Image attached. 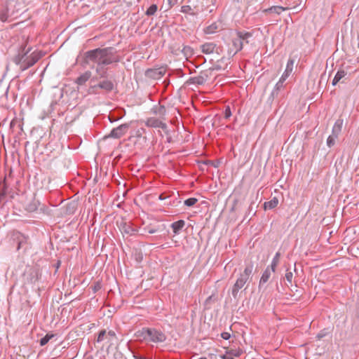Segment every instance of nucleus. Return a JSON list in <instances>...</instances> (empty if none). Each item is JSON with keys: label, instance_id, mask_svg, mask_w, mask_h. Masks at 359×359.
Here are the masks:
<instances>
[{"label": "nucleus", "instance_id": "obj_1", "mask_svg": "<svg viewBox=\"0 0 359 359\" xmlns=\"http://www.w3.org/2000/svg\"><path fill=\"white\" fill-rule=\"evenodd\" d=\"M87 58L99 65H109L115 61L111 52L108 49H95L87 53Z\"/></svg>", "mask_w": 359, "mask_h": 359}, {"label": "nucleus", "instance_id": "obj_2", "mask_svg": "<svg viewBox=\"0 0 359 359\" xmlns=\"http://www.w3.org/2000/svg\"><path fill=\"white\" fill-rule=\"evenodd\" d=\"M154 113L159 115L160 118L150 117L145 121V125L148 127L159 128L165 130L167 125L164 122L165 114V109L163 106H159L155 109Z\"/></svg>", "mask_w": 359, "mask_h": 359}, {"label": "nucleus", "instance_id": "obj_3", "mask_svg": "<svg viewBox=\"0 0 359 359\" xmlns=\"http://www.w3.org/2000/svg\"><path fill=\"white\" fill-rule=\"evenodd\" d=\"M253 270L252 265L247 266L243 272L241 273L239 278L236 281L232 288V294L234 297L237 296V294L241 288L244 287L247 281L249 280Z\"/></svg>", "mask_w": 359, "mask_h": 359}, {"label": "nucleus", "instance_id": "obj_4", "mask_svg": "<svg viewBox=\"0 0 359 359\" xmlns=\"http://www.w3.org/2000/svg\"><path fill=\"white\" fill-rule=\"evenodd\" d=\"M20 0H5V6L0 8V20L6 22L8 18L9 13H15L18 10L17 8Z\"/></svg>", "mask_w": 359, "mask_h": 359}, {"label": "nucleus", "instance_id": "obj_5", "mask_svg": "<svg viewBox=\"0 0 359 359\" xmlns=\"http://www.w3.org/2000/svg\"><path fill=\"white\" fill-rule=\"evenodd\" d=\"M251 36V34L248 32L241 33L238 32L237 36L232 40V47L229 50V56L234 55L237 52L241 50L243 48V41L248 39Z\"/></svg>", "mask_w": 359, "mask_h": 359}, {"label": "nucleus", "instance_id": "obj_6", "mask_svg": "<svg viewBox=\"0 0 359 359\" xmlns=\"http://www.w3.org/2000/svg\"><path fill=\"white\" fill-rule=\"evenodd\" d=\"M142 334L150 337V340L154 342H162L165 340V334L154 329H143Z\"/></svg>", "mask_w": 359, "mask_h": 359}, {"label": "nucleus", "instance_id": "obj_7", "mask_svg": "<svg viewBox=\"0 0 359 359\" xmlns=\"http://www.w3.org/2000/svg\"><path fill=\"white\" fill-rule=\"evenodd\" d=\"M116 339V336L114 332L109 331L107 332L105 330H102L97 337V342L105 341L107 344L111 345Z\"/></svg>", "mask_w": 359, "mask_h": 359}, {"label": "nucleus", "instance_id": "obj_8", "mask_svg": "<svg viewBox=\"0 0 359 359\" xmlns=\"http://www.w3.org/2000/svg\"><path fill=\"white\" fill-rule=\"evenodd\" d=\"M24 277L27 283H34L39 278V272L36 269L29 268L25 272Z\"/></svg>", "mask_w": 359, "mask_h": 359}, {"label": "nucleus", "instance_id": "obj_9", "mask_svg": "<svg viewBox=\"0 0 359 359\" xmlns=\"http://www.w3.org/2000/svg\"><path fill=\"white\" fill-rule=\"evenodd\" d=\"M129 129V124L125 123L119 126L118 127L113 129L109 135L110 137L114 138H120L123 136Z\"/></svg>", "mask_w": 359, "mask_h": 359}, {"label": "nucleus", "instance_id": "obj_10", "mask_svg": "<svg viewBox=\"0 0 359 359\" xmlns=\"http://www.w3.org/2000/svg\"><path fill=\"white\" fill-rule=\"evenodd\" d=\"M210 74V71L202 72L199 75L192 77L190 81L192 83L203 85L209 79Z\"/></svg>", "mask_w": 359, "mask_h": 359}, {"label": "nucleus", "instance_id": "obj_11", "mask_svg": "<svg viewBox=\"0 0 359 359\" xmlns=\"http://www.w3.org/2000/svg\"><path fill=\"white\" fill-rule=\"evenodd\" d=\"M180 11L184 14L194 16L197 15L200 11L198 6L192 7L189 5H185L181 7Z\"/></svg>", "mask_w": 359, "mask_h": 359}, {"label": "nucleus", "instance_id": "obj_12", "mask_svg": "<svg viewBox=\"0 0 359 359\" xmlns=\"http://www.w3.org/2000/svg\"><path fill=\"white\" fill-rule=\"evenodd\" d=\"M38 59L39 57L34 53H32L28 57H26V63L23 65V69H26L28 67L34 65Z\"/></svg>", "mask_w": 359, "mask_h": 359}, {"label": "nucleus", "instance_id": "obj_13", "mask_svg": "<svg viewBox=\"0 0 359 359\" xmlns=\"http://www.w3.org/2000/svg\"><path fill=\"white\" fill-rule=\"evenodd\" d=\"M216 45L213 43H205L201 46V50L203 53L210 54L214 52Z\"/></svg>", "mask_w": 359, "mask_h": 359}, {"label": "nucleus", "instance_id": "obj_14", "mask_svg": "<svg viewBox=\"0 0 359 359\" xmlns=\"http://www.w3.org/2000/svg\"><path fill=\"white\" fill-rule=\"evenodd\" d=\"M184 225L185 222L184 220H178L175 222H173L171 224V227L174 233L177 234L184 226Z\"/></svg>", "mask_w": 359, "mask_h": 359}, {"label": "nucleus", "instance_id": "obj_15", "mask_svg": "<svg viewBox=\"0 0 359 359\" xmlns=\"http://www.w3.org/2000/svg\"><path fill=\"white\" fill-rule=\"evenodd\" d=\"M272 273H273V272L271 271V268L267 267L266 269V270L264 271V273L260 278L259 284L266 283L269 280Z\"/></svg>", "mask_w": 359, "mask_h": 359}, {"label": "nucleus", "instance_id": "obj_16", "mask_svg": "<svg viewBox=\"0 0 359 359\" xmlns=\"http://www.w3.org/2000/svg\"><path fill=\"white\" fill-rule=\"evenodd\" d=\"M27 53L24 54H18L13 58V61L16 65H20V67L23 69V65L26 63V57L25 55Z\"/></svg>", "mask_w": 359, "mask_h": 359}, {"label": "nucleus", "instance_id": "obj_17", "mask_svg": "<svg viewBox=\"0 0 359 359\" xmlns=\"http://www.w3.org/2000/svg\"><path fill=\"white\" fill-rule=\"evenodd\" d=\"M90 76L91 73L90 72H86L77 79L76 82L79 85H83L90 79Z\"/></svg>", "mask_w": 359, "mask_h": 359}, {"label": "nucleus", "instance_id": "obj_18", "mask_svg": "<svg viewBox=\"0 0 359 359\" xmlns=\"http://www.w3.org/2000/svg\"><path fill=\"white\" fill-rule=\"evenodd\" d=\"M346 73L344 70H339L332 81V85L335 86L340 80L346 76Z\"/></svg>", "mask_w": 359, "mask_h": 359}, {"label": "nucleus", "instance_id": "obj_19", "mask_svg": "<svg viewBox=\"0 0 359 359\" xmlns=\"http://www.w3.org/2000/svg\"><path fill=\"white\" fill-rule=\"evenodd\" d=\"M98 86L106 90H111L113 89L114 85L110 81H103L98 85Z\"/></svg>", "mask_w": 359, "mask_h": 359}, {"label": "nucleus", "instance_id": "obj_20", "mask_svg": "<svg viewBox=\"0 0 359 359\" xmlns=\"http://www.w3.org/2000/svg\"><path fill=\"white\" fill-rule=\"evenodd\" d=\"M278 204V200L276 198H273L270 201L266 202L264 203L265 209H273L276 208Z\"/></svg>", "mask_w": 359, "mask_h": 359}, {"label": "nucleus", "instance_id": "obj_21", "mask_svg": "<svg viewBox=\"0 0 359 359\" xmlns=\"http://www.w3.org/2000/svg\"><path fill=\"white\" fill-rule=\"evenodd\" d=\"M291 64V65H293V62L292 61H289L288 62V64H287V69H286V71L282 75L279 82V83H283L286 79L287 77L289 75V73L292 71V69H289V64Z\"/></svg>", "mask_w": 359, "mask_h": 359}, {"label": "nucleus", "instance_id": "obj_22", "mask_svg": "<svg viewBox=\"0 0 359 359\" xmlns=\"http://www.w3.org/2000/svg\"><path fill=\"white\" fill-rule=\"evenodd\" d=\"M287 8L282 6H273L270 8L268 11L270 13H274L280 14L281 12L285 11Z\"/></svg>", "mask_w": 359, "mask_h": 359}, {"label": "nucleus", "instance_id": "obj_23", "mask_svg": "<svg viewBox=\"0 0 359 359\" xmlns=\"http://www.w3.org/2000/svg\"><path fill=\"white\" fill-rule=\"evenodd\" d=\"M53 337H54V335L52 334H47L44 337L41 339L40 345L41 346L46 345Z\"/></svg>", "mask_w": 359, "mask_h": 359}, {"label": "nucleus", "instance_id": "obj_24", "mask_svg": "<svg viewBox=\"0 0 359 359\" xmlns=\"http://www.w3.org/2000/svg\"><path fill=\"white\" fill-rule=\"evenodd\" d=\"M279 262V253H276L275 257L273 258L272 263L271 264V271L275 272L276 267L277 266Z\"/></svg>", "mask_w": 359, "mask_h": 359}, {"label": "nucleus", "instance_id": "obj_25", "mask_svg": "<svg viewBox=\"0 0 359 359\" xmlns=\"http://www.w3.org/2000/svg\"><path fill=\"white\" fill-rule=\"evenodd\" d=\"M158 7L156 4H152L149 7L147 11H146V14L147 15H153L157 11Z\"/></svg>", "mask_w": 359, "mask_h": 359}, {"label": "nucleus", "instance_id": "obj_26", "mask_svg": "<svg viewBox=\"0 0 359 359\" xmlns=\"http://www.w3.org/2000/svg\"><path fill=\"white\" fill-rule=\"evenodd\" d=\"M228 353L231 356L238 357L243 353V351L241 348L231 349Z\"/></svg>", "mask_w": 359, "mask_h": 359}, {"label": "nucleus", "instance_id": "obj_27", "mask_svg": "<svg viewBox=\"0 0 359 359\" xmlns=\"http://www.w3.org/2000/svg\"><path fill=\"white\" fill-rule=\"evenodd\" d=\"M198 201V199L196 198H190L184 201V205L187 206L191 207L194 205Z\"/></svg>", "mask_w": 359, "mask_h": 359}, {"label": "nucleus", "instance_id": "obj_28", "mask_svg": "<svg viewBox=\"0 0 359 359\" xmlns=\"http://www.w3.org/2000/svg\"><path fill=\"white\" fill-rule=\"evenodd\" d=\"M217 29V25L215 24H212L205 29V32L207 34H212L215 32V30Z\"/></svg>", "mask_w": 359, "mask_h": 359}, {"label": "nucleus", "instance_id": "obj_29", "mask_svg": "<svg viewBox=\"0 0 359 359\" xmlns=\"http://www.w3.org/2000/svg\"><path fill=\"white\" fill-rule=\"evenodd\" d=\"M341 126H342V121L338 120L334 126V128H333L334 131L337 130L338 132H339L341 130Z\"/></svg>", "mask_w": 359, "mask_h": 359}, {"label": "nucleus", "instance_id": "obj_30", "mask_svg": "<svg viewBox=\"0 0 359 359\" xmlns=\"http://www.w3.org/2000/svg\"><path fill=\"white\" fill-rule=\"evenodd\" d=\"M183 52L184 53L185 55L187 56H191L193 55V50L189 46H186L183 49Z\"/></svg>", "mask_w": 359, "mask_h": 359}, {"label": "nucleus", "instance_id": "obj_31", "mask_svg": "<svg viewBox=\"0 0 359 359\" xmlns=\"http://www.w3.org/2000/svg\"><path fill=\"white\" fill-rule=\"evenodd\" d=\"M293 273L291 271H287L285 273V278L290 284H292Z\"/></svg>", "mask_w": 359, "mask_h": 359}, {"label": "nucleus", "instance_id": "obj_32", "mask_svg": "<svg viewBox=\"0 0 359 359\" xmlns=\"http://www.w3.org/2000/svg\"><path fill=\"white\" fill-rule=\"evenodd\" d=\"M335 140L334 137L332 136H329L327 140V144L330 147L334 144Z\"/></svg>", "mask_w": 359, "mask_h": 359}, {"label": "nucleus", "instance_id": "obj_33", "mask_svg": "<svg viewBox=\"0 0 359 359\" xmlns=\"http://www.w3.org/2000/svg\"><path fill=\"white\" fill-rule=\"evenodd\" d=\"M231 116V112L230 108H229V107H227L224 111V117L226 118H229Z\"/></svg>", "mask_w": 359, "mask_h": 359}, {"label": "nucleus", "instance_id": "obj_34", "mask_svg": "<svg viewBox=\"0 0 359 359\" xmlns=\"http://www.w3.org/2000/svg\"><path fill=\"white\" fill-rule=\"evenodd\" d=\"M221 337L224 339H229L230 337H231V334L229 333V332H222L221 334Z\"/></svg>", "mask_w": 359, "mask_h": 359}, {"label": "nucleus", "instance_id": "obj_35", "mask_svg": "<svg viewBox=\"0 0 359 359\" xmlns=\"http://www.w3.org/2000/svg\"><path fill=\"white\" fill-rule=\"evenodd\" d=\"M222 359H234L233 356L229 355L228 353L226 355H221Z\"/></svg>", "mask_w": 359, "mask_h": 359}, {"label": "nucleus", "instance_id": "obj_36", "mask_svg": "<svg viewBox=\"0 0 359 359\" xmlns=\"http://www.w3.org/2000/svg\"><path fill=\"white\" fill-rule=\"evenodd\" d=\"M168 3H169L170 7L173 6L175 4H177V0H168Z\"/></svg>", "mask_w": 359, "mask_h": 359}, {"label": "nucleus", "instance_id": "obj_37", "mask_svg": "<svg viewBox=\"0 0 359 359\" xmlns=\"http://www.w3.org/2000/svg\"><path fill=\"white\" fill-rule=\"evenodd\" d=\"M5 195V193L4 192H2L0 194V202L1 201L3 197Z\"/></svg>", "mask_w": 359, "mask_h": 359}, {"label": "nucleus", "instance_id": "obj_38", "mask_svg": "<svg viewBox=\"0 0 359 359\" xmlns=\"http://www.w3.org/2000/svg\"><path fill=\"white\" fill-rule=\"evenodd\" d=\"M148 232H149V233H155V232H156V230H154V229H149V230L148 231Z\"/></svg>", "mask_w": 359, "mask_h": 359}]
</instances>
